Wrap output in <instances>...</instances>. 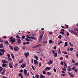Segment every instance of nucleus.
Returning a JSON list of instances; mask_svg holds the SVG:
<instances>
[{
  "instance_id": "f704fd0d",
  "label": "nucleus",
  "mask_w": 78,
  "mask_h": 78,
  "mask_svg": "<svg viewBox=\"0 0 78 78\" xmlns=\"http://www.w3.org/2000/svg\"><path fill=\"white\" fill-rule=\"evenodd\" d=\"M22 73H20L18 74V76L19 77H21V76H22Z\"/></svg>"
},
{
  "instance_id": "412c9836",
  "label": "nucleus",
  "mask_w": 78,
  "mask_h": 78,
  "mask_svg": "<svg viewBox=\"0 0 78 78\" xmlns=\"http://www.w3.org/2000/svg\"><path fill=\"white\" fill-rule=\"evenodd\" d=\"M34 58H35L36 60H38L39 59V58H38V57L37 56V55H35L34 56Z\"/></svg>"
},
{
  "instance_id": "0eeeda50",
  "label": "nucleus",
  "mask_w": 78,
  "mask_h": 78,
  "mask_svg": "<svg viewBox=\"0 0 78 78\" xmlns=\"http://www.w3.org/2000/svg\"><path fill=\"white\" fill-rule=\"evenodd\" d=\"M68 73L69 72H71L72 71V68L70 66H68L67 68Z\"/></svg>"
},
{
  "instance_id": "ea45409f",
  "label": "nucleus",
  "mask_w": 78,
  "mask_h": 78,
  "mask_svg": "<svg viewBox=\"0 0 78 78\" xmlns=\"http://www.w3.org/2000/svg\"><path fill=\"white\" fill-rule=\"evenodd\" d=\"M3 44H1L0 45V48H3Z\"/></svg>"
},
{
  "instance_id": "5701e85b",
  "label": "nucleus",
  "mask_w": 78,
  "mask_h": 78,
  "mask_svg": "<svg viewBox=\"0 0 78 78\" xmlns=\"http://www.w3.org/2000/svg\"><path fill=\"white\" fill-rule=\"evenodd\" d=\"M18 66V64L17 63H16L15 65H14V67L15 68L17 66Z\"/></svg>"
},
{
  "instance_id": "774afa93",
  "label": "nucleus",
  "mask_w": 78,
  "mask_h": 78,
  "mask_svg": "<svg viewBox=\"0 0 78 78\" xmlns=\"http://www.w3.org/2000/svg\"><path fill=\"white\" fill-rule=\"evenodd\" d=\"M76 56H77V58H78V52L76 53Z\"/></svg>"
},
{
  "instance_id": "bb28decb",
  "label": "nucleus",
  "mask_w": 78,
  "mask_h": 78,
  "mask_svg": "<svg viewBox=\"0 0 78 78\" xmlns=\"http://www.w3.org/2000/svg\"><path fill=\"white\" fill-rule=\"evenodd\" d=\"M25 40L27 41V42H30V39L28 38H25Z\"/></svg>"
},
{
  "instance_id": "6ab92c4d",
  "label": "nucleus",
  "mask_w": 78,
  "mask_h": 78,
  "mask_svg": "<svg viewBox=\"0 0 78 78\" xmlns=\"http://www.w3.org/2000/svg\"><path fill=\"white\" fill-rule=\"evenodd\" d=\"M4 43L6 45H9V42L8 41H4Z\"/></svg>"
},
{
  "instance_id": "338daca9",
  "label": "nucleus",
  "mask_w": 78,
  "mask_h": 78,
  "mask_svg": "<svg viewBox=\"0 0 78 78\" xmlns=\"http://www.w3.org/2000/svg\"><path fill=\"white\" fill-rule=\"evenodd\" d=\"M62 70L63 71H66V68H63Z\"/></svg>"
},
{
  "instance_id": "f3484780",
  "label": "nucleus",
  "mask_w": 78,
  "mask_h": 78,
  "mask_svg": "<svg viewBox=\"0 0 78 78\" xmlns=\"http://www.w3.org/2000/svg\"><path fill=\"white\" fill-rule=\"evenodd\" d=\"M2 63H7L8 61L7 60H2Z\"/></svg>"
},
{
  "instance_id": "0e129e2a",
  "label": "nucleus",
  "mask_w": 78,
  "mask_h": 78,
  "mask_svg": "<svg viewBox=\"0 0 78 78\" xmlns=\"http://www.w3.org/2000/svg\"><path fill=\"white\" fill-rule=\"evenodd\" d=\"M22 49H25V46H23L22 47Z\"/></svg>"
},
{
  "instance_id": "5fc2aeb1",
  "label": "nucleus",
  "mask_w": 78,
  "mask_h": 78,
  "mask_svg": "<svg viewBox=\"0 0 78 78\" xmlns=\"http://www.w3.org/2000/svg\"><path fill=\"white\" fill-rule=\"evenodd\" d=\"M7 56L8 58H10V55H9V54H7Z\"/></svg>"
},
{
  "instance_id": "6e6d98bb",
  "label": "nucleus",
  "mask_w": 78,
  "mask_h": 78,
  "mask_svg": "<svg viewBox=\"0 0 78 78\" xmlns=\"http://www.w3.org/2000/svg\"><path fill=\"white\" fill-rule=\"evenodd\" d=\"M59 58L60 59L61 61H62V59H63V58H62V57H60Z\"/></svg>"
},
{
  "instance_id": "393cba45",
  "label": "nucleus",
  "mask_w": 78,
  "mask_h": 78,
  "mask_svg": "<svg viewBox=\"0 0 78 78\" xmlns=\"http://www.w3.org/2000/svg\"><path fill=\"white\" fill-rule=\"evenodd\" d=\"M69 31L70 33H74V31H73V30H69Z\"/></svg>"
},
{
  "instance_id": "864d4df0",
  "label": "nucleus",
  "mask_w": 78,
  "mask_h": 78,
  "mask_svg": "<svg viewBox=\"0 0 78 78\" xmlns=\"http://www.w3.org/2000/svg\"><path fill=\"white\" fill-rule=\"evenodd\" d=\"M1 75H5V73L3 72H2L1 73Z\"/></svg>"
},
{
  "instance_id": "cd10ccee",
  "label": "nucleus",
  "mask_w": 78,
  "mask_h": 78,
  "mask_svg": "<svg viewBox=\"0 0 78 78\" xmlns=\"http://www.w3.org/2000/svg\"><path fill=\"white\" fill-rule=\"evenodd\" d=\"M35 77L36 78H39V75L38 74H37L35 76Z\"/></svg>"
},
{
  "instance_id": "a878e982",
  "label": "nucleus",
  "mask_w": 78,
  "mask_h": 78,
  "mask_svg": "<svg viewBox=\"0 0 78 78\" xmlns=\"http://www.w3.org/2000/svg\"><path fill=\"white\" fill-rule=\"evenodd\" d=\"M29 36H31V35H30V34H29L26 37H27V38H28V39H30L29 37H29Z\"/></svg>"
},
{
  "instance_id": "e433bc0d",
  "label": "nucleus",
  "mask_w": 78,
  "mask_h": 78,
  "mask_svg": "<svg viewBox=\"0 0 78 78\" xmlns=\"http://www.w3.org/2000/svg\"><path fill=\"white\" fill-rule=\"evenodd\" d=\"M22 62H23V59L20 60L19 61V63H20V64H21V63H22Z\"/></svg>"
},
{
  "instance_id": "de8ad7c7",
  "label": "nucleus",
  "mask_w": 78,
  "mask_h": 78,
  "mask_svg": "<svg viewBox=\"0 0 78 78\" xmlns=\"http://www.w3.org/2000/svg\"><path fill=\"white\" fill-rule=\"evenodd\" d=\"M58 53H61V51L59 48H58Z\"/></svg>"
},
{
  "instance_id": "e2e57ef3",
  "label": "nucleus",
  "mask_w": 78,
  "mask_h": 78,
  "mask_svg": "<svg viewBox=\"0 0 78 78\" xmlns=\"http://www.w3.org/2000/svg\"><path fill=\"white\" fill-rule=\"evenodd\" d=\"M2 53H4V52H5V50H2Z\"/></svg>"
},
{
  "instance_id": "2f4dec72",
  "label": "nucleus",
  "mask_w": 78,
  "mask_h": 78,
  "mask_svg": "<svg viewBox=\"0 0 78 78\" xmlns=\"http://www.w3.org/2000/svg\"><path fill=\"white\" fill-rule=\"evenodd\" d=\"M53 42V41H52V40H50L49 41V44H51Z\"/></svg>"
},
{
  "instance_id": "052dcab7",
  "label": "nucleus",
  "mask_w": 78,
  "mask_h": 78,
  "mask_svg": "<svg viewBox=\"0 0 78 78\" xmlns=\"http://www.w3.org/2000/svg\"><path fill=\"white\" fill-rule=\"evenodd\" d=\"M70 51H73V48H70Z\"/></svg>"
},
{
  "instance_id": "f8f14e48",
  "label": "nucleus",
  "mask_w": 78,
  "mask_h": 78,
  "mask_svg": "<svg viewBox=\"0 0 78 78\" xmlns=\"http://www.w3.org/2000/svg\"><path fill=\"white\" fill-rule=\"evenodd\" d=\"M34 64H35L36 65H37L38 64V63L37 61L36 60H34Z\"/></svg>"
},
{
  "instance_id": "2eb2a0df",
  "label": "nucleus",
  "mask_w": 78,
  "mask_h": 78,
  "mask_svg": "<svg viewBox=\"0 0 78 78\" xmlns=\"http://www.w3.org/2000/svg\"><path fill=\"white\" fill-rule=\"evenodd\" d=\"M21 67L22 68H24L26 67V64H23L21 65Z\"/></svg>"
},
{
  "instance_id": "473e14b6",
  "label": "nucleus",
  "mask_w": 78,
  "mask_h": 78,
  "mask_svg": "<svg viewBox=\"0 0 78 78\" xmlns=\"http://www.w3.org/2000/svg\"><path fill=\"white\" fill-rule=\"evenodd\" d=\"M8 61H12V58L10 57L8 58Z\"/></svg>"
},
{
  "instance_id": "4468645a",
  "label": "nucleus",
  "mask_w": 78,
  "mask_h": 78,
  "mask_svg": "<svg viewBox=\"0 0 78 78\" xmlns=\"http://www.w3.org/2000/svg\"><path fill=\"white\" fill-rule=\"evenodd\" d=\"M9 67L10 68H12V67H13L12 66V64L11 63H10L9 64Z\"/></svg>"
},
{
  "instance_id": "7ed1b4c3",
  "label": "nucleus",
  "mask_w": 78,
  "mask_h": 78,
  "mask_svg": "<svg viewBox=\"0 0 78 78\" xmlns=\"http://www.w3.org/2000/svg\"><path fill=\"white\" fill-rule=\"evenodd\" d=\"M29 55H30V53H29V52H28L27 53V52H25L24 53V55L25 56L26 58H28V56Z\"/></svg>"
},
{
  "instance_id": "09e8293b",
  "label": "nucleus",
  "mask_w": 78,
  "mask_h": 78,
  "mask_svg": "<svg viewBox=\"0 0 78 78\" xmlns=\"http://www.w3.org/2000/svg\"><path fill=\"white\" fill-rule=\"evenodd\" d=\"M3 70V67H0V71H2Z\"/></svg>"
},
{
  "instance_id": "bf43d9fd",
  "label": "nucleus",
  "mask_w": 78,
  "mask_h": 78,
  "mask_svg": "<svg viewBox=\"0 0 78 78\" xmlns=\"http://www.w3.org/2000/svg\"><path fill=\"white\" fill-rule=\"evenodd\" d=\"M53 70L54 72H56V69L55 68Z\"/></svg>"
},
{
  "instance_id": "6e6552de",
  "label": "nucleus",
  "mask_w": 78,
  "mask_h": 78,
  "mask_svg": "<svg viewBox=\"0 0 78 78\" xmlns=\"http://www.w3.org/2000/svg\"><path fill=\"white\" fill-rule=\"evenodd\" d=\"M53 62V60H51L49 61L48 62V64L49 66H50V65Z\"/></svg>"
},
{
  "instance_id": "4be33fe9",
  "label": "nucleus",
  "mask_w": 78,
  "mask_h": 78,
  "mask_svg": "<svg viewBox=\"0 0 78 78\" xmlns=\"http://www.w3.org/2000/svg\"><path fill=\"white\" fill-rule=\"evenodd\" d=\"M11 56H12V59H14L15 57L14 56V54H11Z\"/></svg>"
},
{
  "instance_id": "9b49d317",
  "label": "nucleus",
  "mask_w": 78,
  "mask_h": 78,
  "mask_svg": "<svg viewBox=\"0 0 78 78\" xmlns=\"http://www.w3.org/2000/svg\"><path fill=\"white\" fill-rule=\"evenodd\" d=\"M17 43L19 44H20L21 42H22V41H21V40L19 39H17Z\"/></svg>"
},
{
  "instance_id": "a19ab883",
  "label": "nucleus",
  "mask_w": 78,
  "mask_h": 78,
  "mask_svg": "<svg viewBox=\"0 0 78 78\" xmlns=\"http://www.w3.org/2000/svg\"><path fill=\"white\" fill-rule=\"evenodd\" d=\"M16 37H17V39H20V37H19V35H17L16 36Z\"/></svg>"
},
{
  "instance_id": "c9c22d12",
  "label": "nucleus",
  "mask_w": 78,
  "mask_h": 78,
  "mask_svg": "<svg viewBox=\"0 0 78 78\" xmlns=\"http://www.w3.org/2000/svg\"><path fill=\"white\" fill-rule=\"evenodd\" d=\"M67 42H65V45L64 47L67 46Z\"/></svg>"
},
{
  "instance_id": "3c124183",
  "label": "nucleus",
  "mask_w": 78,
  "mask_h": 78,
  "mask_svg": "<svg viewBox=\"0 0 78 78\" xmlns=\"http://www.w3.org/2000/svg\"><path fill=\"white\" fill-rule=\"evenodd\" d=\"M60 64H61V65L62 66H63V62L62 61H61L60 62Z\"/></svg>"
},
{
  "instance_id": "680f3d73",
  "label": "nucleus",
  "mask_w": 78,
  "mask_h": 78,
  "mask_svg": "<svg viewBox=\"0 0 78 78\" xmlns=\"http://www.w3.org/2000/svg\"><path fill=\"white\" fill-rule=\"evenodd\" d=\"M22 38L23 39H25V36L24 35H23L22 37Z\"/></svg>"
},
{
  "instance_id": "39448f33",
  "label": "nucleus",
  "mask_w": 78,
  "mask_h": 78,
  "mask_svg": "<svg viewBox=\"0 0 78 78\" xmlns=\"http://www.w3.org/2000/svg\"><path fill=\"white\" fill-rule=\"evenodd\" d=\"M72 70H74V71L75 72H76V73H77V72H78V70H77V69H76V68H75V66H73V67Z\"/></svg>"
},
{
  "instance_id": "a18cd8bd",
  "label": "nucleus",
  "mask_w": 78,
  "mask_h": 78,
  "mask_svg": "<svg viewBox=\"0 0 78 78\" xmlns=\"http://www.w3.org/2000/svg\"><path fill=\"white\" fill-rule=\"evenodd\" d=\"M74 65H75V66H78V62L75 63L74 64Z\"/></svg>"
},
{
  "instance_id": "58836bf2",
  "label": "nucleus",
  "mask_w": 78,
  "mask_h": 78,
  "mask_svg": "<svg viewBox=\"0 0 78 78\" xmlns=\"http://www.w3.org/2000/svg\"><path fill=\"white\" fill-rule=\"evenodd\" d=\"M43 43H45V44H47V41H43Z\"/></svg>"
},
{
  "instance_id": "1a4fd4ad",
  "label": "nucleus",
  "mask_w": 78,
  "mask_h": 78,
  "mask_svg": "<svg viewBox=\"0 0 78 78\" xmlns=\"http://www.w3.org/2000/svg\"><path fill=\"white\" fill-rule=\"evenodd\" d=\"M14 50L16 51H19V48L17 46H15L14 48Z\"/></svg>"
},
{
  "instance_id": "79ce46f5",
  "label": "nucleus",
  "mask_w": 78,
  "mask_h": 78,
  "mask_svg": "<svg viewBox=\"0 0 78 78\" xmlns=\"http://www.w3.org/2000/svg\"><path fill=\"white\" fill-rule=\"evenodd\" d=\"M31 67L33 70H35V69L34 68V66H32Z\"/></svg>"
},
{
  "instance_id": "4c0bfd02",
  "label": "nucleus",
  "mask_w": 78,
  "mask_h": 78,
  "mask_svg": "<svg viewBox=\"0 0 78 78\" xmlns=\"http://www.w3.org/2000/svg\"><path fill=\"white\" fill-rule=\"evenodd\" d=\"M61 37H62V36L61 35H60L58 36V38L61 39Z\"/></svg>"
},
{
  "instance_id": "c756f323",
  "label": "nucleus",
  "mask_w": 78,
  "mask_h": 78,
  "mask_svg": "<svg viewBox=\"0 0 78 78\" xmlns=\"http://www.w3.org/2000/svg\"><path fill=\"white\" fill-rule=\"evenodd\" d=\"M47 74L48 75V76H50V75H51V74L49 72H48L47 73Z\"/></svg>"
},
{
  "instance_id": "dca6fc26",
  "label": "nucleus",
  "mask_w": 78,
  "mask_h": 78,
  "mask_svg": "<svg viewBox=\"0 0 78 78\" xmlns=\"http://www.w3.org/2000/svg\"><path fill=\"white\" fill-rule=\"evenodd\" d=\"M29 39H34L35 40H36V38H35L33 37H29Z\"/></svg>"
},
{
  "instance_id": "c85d7f7f",
  "label": "nucleus",
  "mask_w": 78,
  "mask_h": 78,
  "mask_svg": "<svg viewBox=\"0 0 78 78\" xmlns=\"http://www.w3.org/2000/svg\"><path fill=\"white\" fill-rule=\"evenodd\" d=\"M9 47L12 50H13V47H12V46H9Z\"/></svg>"
},
{
  "instance_id": "20e7f679",
  "label": "nucleus",
  "mask_w": 78,
  "mask_h": 78,
  "mask_svg": "<svg viewBox=\"0 0 78 78\" xmlns=\"http://www.w3.org/2000/svg\"><path fill=\"white\" fill-rule=\"evenodd\" d=\"M52 53L54 54L55 57H56L57 56V55H58L57 52L55 53V51L54 50H53Z\"/></svg>"
},
{
  "instance_id": "13d9d810",
  "label": "nucleus",
  "mask_w": 78,
  "mask_h": 78,
  "mask_svg": "<svg viewBox=\"0 0 78 78\" xmlns=\"http://www.w3.org/2000/svg\"><path fill=\"white\" fill-rule=\"evenodd\" d=\"M61 31H62V32H64L65 31V30L64 29H61Z\"/></svg>"
},
{
  "instance_id": "f257e3e1",
  "label": "nucleus",
  "mask_w": 78,
  "mask_h": 78,
  "mask_svg": "<svg viewBox=\"0 0 78 78\" xmlns=\"http://www.w3.org/2000/svg\"><path fill=\"white\" fill-rule=\"evenodd\" d=\"M68 73L69 75H70V77L71 78H73V77H75V76L74 75V74H72L70 73V72H68Z\"/></svg>"
},
{
  "instance_id": "f03ea898",
  "label": "nucleus",
  "mask_w": 78,
  "mask_h": 78,
  "mask_svg": "<svg viewBox=\"0 0 78 78\" xmlns=\"http://www.w3.org/2000/svg\"><path fill=\"white\" fill-rule=\"evenodd\" d=\"M41 46V44H39L32 47V48H37V47H40Z\"/></svg>"
},
{
  "instance_id": "7c9ffc66",
  "label": "nucleus",
  "mask_w": 78,
  "mask_h": 78,
  "mask_svg": "<svg viewBox=\"0 0 78 78\" xmlns=\"http://www.w3.org/2000/svg\"><path fill=\"white\" fill-rule=\"evenodd\" d=\"M40 78H45V76H44L43 75H41L40 76Z\"/></svg>"
},
{
  "instance_id": "69168bd1",
  "label": "nucleus",
  "mask_w": 78,
  "mask_h": 78,
  "mask_svg": "<svg viewBox=\"0 0 78 78\" xmlns=\"http://www.w3.org/2000/svg\"><path fill=\"white\" fill-rule=\"evenodd\" d=\"M69 36V33L68 32L67 33V36Z\"/></svg>"
},
{
  "instance_id": "b1692460",
  "label": "nucleus",
  "mask_w": 78,
  "mask_h": 78,
  "mask_svg": "<svg viewBox=\"0 0 78 78\" xmlns=\"http://www.w3.org/2000/svg\"><path fill=\"white\" fill-rule=\"evenodd\" d=\"M2 66L3 67H6L7 65L6 64H5V63H3V64L2 65Z\"/></svg>"
},
{
  "instance_id": "603ef678",
  "label": "nucleus",
  "mask_w": 78,
  "mask_h": 78,
  "mask_svg": "<svg viewBox=\"0 0 78 78\" xmlns=\"http://www.w3.org/2000/svg\"><path fill=\"white\" fill-rule=\"evenodd\" d=\"M43 73L44 75H45V74H46V73H45V72L44 71H43Z\"/></svg>"
},
{
  "instance_id": "c03bdc74",
  "label": "nucleus",
  "mask_w": 78,
  "mask_h": 78,
  "mask_svg": "<svg viewBox=\"0 0 78 78\" xmlns=\"http://www.w3.org/2000/svg\"><path fill=\"white\" fill-rule=\"evenodd\" d=\"M60 33L61 34H62V35H64V32H62V31H61V32H60Z\"/></svg>"
},
{
  "instance_id": "a211bd4d",
  "label": "nucleus",
  "mask_w": 78,
  "mask_h": 78,
  "mask_svg": "<svg viewBox=\"0 0 78 78\" xmlns=\"http://www.w3.org/2000/svg\"><path fill=\"white\" fill-rule=\"evenodd\" d=\"M24 75H27V71L26 69H24Z\"/></svg>"
},
{
  "instance_id": "4d7b16f0",
  "label": "nucleus",
  "mask_w": 78,
  "mask_h": 78,
  "mask_svg": "<svg viewBox=\"0 0 78 78\" xmlns=\"http://www.w3.org/2000/svg\"><path fill=\"white\" fill-rule=\"evenodd\" d=\"M20 72H23V69H21L20 71Z\"/></svg>"
},
{
  "instance_id": "9d476101",
  "label": "nucleus",
  "mask_w": 78,
  "mask_h": 78,
  "mask_svg": "<svg viewBox=\"0 0 78 78\" xmlns=\"http://www.w3.org/2000/svg\"><path fill=\"white\" fill-rule=\"evenodd\" d=\"M50 69H51V68H50V67H46V68L44 69V70L45 71H47V70H50Z\"/></svg>"
},
{
  "instance_id": "8fccbe9b",
  "label": "nucleus",
  "mask_w": 78,
  "mask_h": 78,
  "mask_svg": "<svg viewBox=\"0 0 78 78\" xmlns=\"http://www.w3.org/2000/svg\"><path fill=\"white\" fill-rule=\"evenodd\" d=\"M53 49H54V50L55 49L56 50V46H55L54 47Z\"/></svg>"
},
{
  "instance_id": "72a5a7b5",
  "label": "nucleus",
  "mask_w": 78,
  "mask_h": 78,
  "mask_svg": "<svg viewBox=\"0 0 78 78\" xmlns=\"http://www.w3.org/2000/svg\"><path fill=\"white\" fill-rule=\"evenodd\" d=\"M62 53H64V54H66V55H67V54H68V53L67 52L64 51H62Z\"/></svg>"
},
{
  "instance_id": "37998d69",
  "label": "nucleus",
  "mask_w": 78,
  "mask_h": 78,
  "mask_svg": "<svg viewBox=\"0 0 78 78\" xmlns=\"http://www.w3.org/2000/svg\"><path fill=\"white\" fill-rule=\"evenodd\" d=\"M67 65H64V68L65 69H67Z\"/></svg>"
},
{
  "instance_id": "ddd939ff",
  "label": "nucleus",
  "mask_w": 78,
  "mask_h": 78,
  "mask_svg": "<svg viewBox=\"0 0 78 78\" xmlns=\"http://www.w3.org/2000/svg\"><path fill=\"white\" fill-rule=\"evenodd\" d=\"M16 41V39H15V38H13L12 39H10V41L11 42H15V41Z\"/></svg>"
},
{
  "instance_id": "aec40b11",
  "label": "nucleus",
  "mask_w": 78,
  "mask_h": 78,
  "mask_svg": "<svg viewBox=\"0 0 78 78\" xmlns=\"http://www.w3.org/2000/svg\"><path fill=\"white\" fill-rule=\"evenodd\" d=\"M44 31H43L42 32V33H41V35L40 36V37H42L43 35H44Z\"/></svg>"
},
{
  "instance_id": "423d86ee",
  "label": "nucleus",
  "mask_w": 78,
  "mask_h": 78,
  "mask_svg": "<svg viewBox=\"0 0 78 78\" xmlns=\"http://www.w3.org/2000/svg\"><path fill=\"white\" fill-rule=\"evenodd\" d=\"M74 32L73 33L74 34H76V35H78V34L76 33L75 31H78V29L74 28Z\"/></svg>"
},
{
  "instance_id": "49530a36",
  "label": "nucleus",
  "mask_w": 78,
  "mask_h": 78,
  "mask_svg": "<svg viewBox=\"0 0 78 78\" xmlns=\"http://www.w3.org/2000/svg\"><path fill=\"white\" fill-rule=\"evenodd\" d=\"M41 56H42V57H43V58H45V56H44V55L43 54H41Z\"/></svg>"
}]
</instances>
